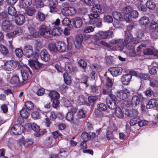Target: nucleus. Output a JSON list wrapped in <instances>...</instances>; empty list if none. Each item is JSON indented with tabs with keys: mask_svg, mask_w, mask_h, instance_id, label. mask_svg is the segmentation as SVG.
<instances>
[{
	"mask_svg": "<svg viewBox=\"0 0 158 158\" xmlns=\"http://www.w3.org/2000/svg\"><path fill=\"white\" fill-rule=\"evenodd\" d=\"M108 71L110 73L113 77H116L121 74L123 69L120 67H112L109 68Z\"/></svg>",
	"mask_w": 158,
	"mask_h": 158,
	"instance_id": "obj_18",
	"label": "nucleus"
},
{
	"mask_svg": "<svg viewBox=\"0 0 158 158\" xmlns=\"http://www.w3.org/2000/svg\"><path fill=\"white\" fill-rule=\"evenodd\" d=\"M78 64L79 66L83 69H85L87 66V64L85 61L82 59L79 60L78 62Z\"/></svg>",
	"mask_w": 158,
	"mask_h": 158,
	"instance_id": "obj_58",
	"label": "nucleus"
},
{
	"mask_svg": "<svg viewBox=\"0 0 158 158\" xmlns=\"http://www.w3.org/2000/svg\"><path fill=\"white\" fill-rule=\"evenodd\" d=\"M146 47L144 44H141L137 47V51L138 52H142L145 55H152L154 54L153 49L149 48L144 49Z\"/></svg>",
	"mask_w": 158,
	"mask_h": 158,
	"instance_id": "obj_14",
	"label": "nucleus"
},
{
	"mask_svg": "<svg viewBox=\"0 0 158 158\" xmlns=\"http://www.w3.org/2000/svg\"><path fill=\"white\" fill-rule=\"evenodd\" d=\"M139 22L140 25L146 26L149 23V20L148 17L143 16L139 19Z\"/></svg>",
	"mask_w": 158,
	"mask_h": 158,
	"instance_id": "obj_37",
	"label": "nucleus"
},
{
	"mask_svg": "<svg viewBox=\"0 0 158 158\" xmlns=\"http://www.w3.org/2000/svg\"><path fill=\"white\" fill-rule=\"evenodd\" d=\"M132 8L130 6H127L123 8L122 9L123 12L125 14V15H128L127 14H130Z\"/></svg>",
	"mask_w": 158,
	"mask_h": 158,
	"instance_id": "obj_52",
	"label": "nucleus"
},
{
	"mask_svg": "<svg viewBox=\"0 0 158 158\" xmlns=\"http://www.w3.org/2000/svg\"><path fill=\"white\" fill-rule=\"evenodd\" d=\"M117 98L113 94H110L106 99V102L108 107L110 109H115V114L116 117L119 118L123 117V114L119 107H117L116 101Z\"/></svg>",
	"mask_w": 158,
	"mask_h": 158,
	"instance_id": "obj_2",
	"label": "nucleus"
},
{
	"mask_svg": "<svg viewBox=\"0 0 158 158\" xmlns=\"http://www.w3.org/2000/svg\"><path fill=\"white\" fill-rule=\"evenodd\" d=\"M139 14L138 12L135 10H132L130 14L127 15H124V19L127 23H130L132 20V17L135 18L138 16Z\"/></svg>",
	"mask_w": 158,
	"mask_h": 158,
	"instance_id": "obj_17",
	"label": "nucleus"
},
{
	"mask_svg": "<svg viewBox=\"0 0 158 158\" xmlns=\"http://www.w3.org/2000/svg\"><path fill=\"white\" fill-rule=\"evenodd\" d=\"M158 70V67L154 66L151 69H149V72L151 75H154L156 73Z\"/></svg>",
	"mask_w": 158,
	"mask_h": 158,
	"instance_id": "obj_59",
	"label": "nucleus"
},
{
	"mask_svg": "<svg viewBox=\"0 0 158 158\" xmlns=\"http://www.w3.org/2000/svg\"><path fill=\"white\" fill-rule=\"evenodd\" d=\"M77 116L79 118H83L85 117V113L82 109H80L78 111Z\"/></svg>",
	"mask_w": 158,
	"mask_h": 158,
	"instance_id": "obj_53",
	"label": "nucleus"
},
{
	"mask_svg": "<svg viewBox=\"0 0 158 158\" xmlns=\"http://www.w3.org/2000/svg\"><path fill=\"white\" fill-rule=\"evenodd\" d=\"M81 138L85 141H87L91 138V136L86 132H83L81 135Z\"/></svg>",
	"mask_w": 158,
	"mask_h": 158,
	"instance_id": "obj_46",
	"label": "nucleus"
},
{
	"mask_svg": "<svg viewBox=\"0 0 158 158\" xmlns=\"http://www.w3.org/2000/svg\"><path fill=\"white\" fill-rule=\"evenodd\" d=\"M64 68L65 71L69 73L73 72L74 69L72 65V64L69 62L65 63Z\"/></svg>",
	"mask_w": 158,
	"mask_h": 158,
	"instance_id": "obj_38",
	"label": "nucleus"
},
{
	"mask_svg": "<svg viewBox=\"0 0 158 158\" xmlns=\"http://www.w3.org/2000/svg\"><path fill=\"white\" fill-rule=\"evenodd\" d=\"M65 118L68 121H71L73 119V114L72 112L69 111L67 113Z\"/></svg>",
	"mask_w": 158,
	"mask_h": 158,
	"instance_id": "obj_55",
	"label": "nucleus"
},
{
	"mask_svg": "<svg viewBox=\"0 0 158 158\" xmlns=\"http://www.w3.org/2000/svg\"><path fill=\"white\" fill-rule=\"evenodd\" d=\"M25 105L27 108V109L29 110H32L34 108V105L33 102L30 101L26 102L25 103Z\"/></svg>",
	"mask_w": 158,
	"mask_h": 158,
	"instance_id": "obj_50",
	"label": "nucleus"
},
{
	"mask_svg": "<svg viewBox=\"0 0 158 158\" xmlns=\"http://www.w3.org/2000/svg\"><path fill=\"white\" fill-rule=\"evenodd\" d=\"M127 38L125 39L124 41H123V40L121 39H114L110 40V43L112 44H117V50H122L124 47L127 44V43L129 41V39H127Z\"/></svg>",
	"mask_w": 158,
	"mask_h": 158,
	"instance_id": "obj_5",
	"label": "nucleus"
},
{
	"mask_svg": "<svg viewBox=\"0 0 158 158\" xmlns=\"http://www.w3.org/2000/svg\"><path fill=\"white\" fill-rule=\"evenodd\" d=\"M138 118L139 117H136L133 118H131L130 122V124L131 126H138L139 120H138Z\"/></svg>",
	"mask_w": 158,
	"mask_h": 158,
	"instance_id": "obj_49",
	"label": "nucleus"
},
{
	"mask_svg": "<svg viewBox=\"0 0 158 158\" xmlns=\"http://www.w3.org/2000/svg\"><path fill=\"white\" fill-rule=\"evenodd\" d=\"M23 64L22 63L20 64L19 62L14 60H8L4 64V69L6 71H11L15 69L17 65L19 68H21Z\"/></svg>",
	"mask_w": 158,
	"mask_h": 158,
	"instance_id": "obj_6",
	"label": "nucleus"
},
{
	"mask_svg": "<svg viewBox=\"0 0 158 158\" xmlns=\"http://www.w3.org/2000/svg\"><path fill=\"white\" fill-rule=\"evenodd\" d=\"M62 24L64 26H69L70 25L71 20L68 18H65L62 21Z\"/></svg>",
	"mask_w": 158,
	"mask_h": 158,
	"instance_id": "obj_57",
	"label": "nucleus"
},
{
	"mask_svg": "<svg viewBox=\"0 0 158 158\" xmlns=\"http://www.w3.org/2000/svg\"><path fill=\"white\" fill-rule=\"evenodd\" d=\"M23 50L24 55L26 57L30 58L33 56V51L32 47L31 46L28 45H25L24 47Z\"/></svg>",
	"mask_w": 158,
	"mask_h": 158,
	"instance_id": "obj_19",
	"label": "nucleus"
},
{
	"mask_svg": "<svg viewBox=\"0 0 158 158\" xmlns=\"http://www.w3.org/2000/svg\"><path fill=\"white\" fill-rule=\"evenodd\" d=\"M23 7L25 8L30 6L32 3V0H21Z\"/></svg>",
	"mask_w": 158,
	"mask_h": 158,
	"instance_id": "obj_47",
	"label": "nucleus"
},
{
	"mask_svg": "<svg viewBox=\"0 0 158 158\" xmlns=\"http://www.w3.org/2000/svg\"><path fill=\"white\" fill-rule=\"evenodd\" d=\"M67 44H66L64 42H59L58 43V47L59 48L58 49L60 52H64L67 50H71L72 48V44L71 43H69L68 39H67Z\"/></svg>",
	"mask_w": 158,
	"mask_h": 158,
	"instance_id": "obj_9",
	"label": "nucleus"
},
{
	"mask_svg": "<svg viewBox=\"0 0 158 158\" xmlns=\"http://www.w3.org/2000/svg\"><path fill=\"white\" fill-rule=\"evenodd\" d=\"M76 12L75 8L70 6L68 8L62 9L61 10L62 14L65 16H70L75 14Z\"/></svg>",
	"mask_w": 158,
	"mask_h": 158,
	"instance_id": "obj_15",
	"label": "nucleus"
},
{
	"mask_svg": "<svg viewBox=\"0 0 158 158\" xmlns=\"http://www.w3.org/2000/svg\"><path fill=\"white\" fill-rule=\"evenodd\" d=\"M15 53L16 56L19 58L22 57L23 54V50L19 48H17L15 49Z\"/></svg>",
	"mask_w": 158,
	"mask_h": 158,
	"instance_id": "obj_54",
	"label": "nucleus"
},
{
	"mask_svg": "<svg viewBox=\"0 0 158 158\" xmlns=\"http://www.w3.org/2000/svg\"><path fill=\"white\" fill-rule=\"evenodd\" d=\"M13 28V25L12 21L9 20H4L2 23V30L5 32H9Z\"/></svg>",
	"mask_w": 158,
	"mask_h": 158,
	"instance_id": "obj_10",
	"label": "nucleus"
},
{
	"mask_svg": "<svg viewBox=\"0 0 158 158\" xmlns=\"http://www.w3.org/2000/svg\"><path fill=\"white\" fill-rule=\"evenodd\" d=\"M29 63L30 67L33 69L38 70L42 66L41 64L34 60H32L29 61Z\"/></svg>",
	"mask_w": 158,
	"mask_h": 158,
	"instance_id": "obj_25",
	"label": "nucleus"
},
{
	"mask_svg": "<svg viewBox=\"0 0 158 158\" xmlns=\"http://www.w3.org/2000/svg\"><path fill=\"white\" fill-rule=\"evenodd\" d=\"M151 37L154 39H156L158 37V30H154L152 31L151 33Z\"/></svg>",
	"mask_w": 158,
	"mask_h": 158,
	"instance_id": "obj_62",
	"label": "nucleus"
},
{
	"mask_svg": "<svg viewBox=\"0 0 158 158\" xmlns=\"http://www.w3.org/2000/svg\"><path fill=\"white\" fill-rule=\"evenodd\" d=\"M0 52L4 56H7L9 51L7 48L4 45L0 44Z\"/></svg>",
	"mask_w": 158,
	"mask_h": 158,
	"instance_id": "obj_42",
	"label": "nucleus"
},
{
	"mask_svg": "<svg viewBox=\"0 0 158 158\" xmlns=\"http://www.w3.org/2000/svg\"><path fill=\"white\" fill-rule=\"evenodd\" d=\"M99 87L95 85H92L90 86L91 93L93 94H98L99 92Z\"/></svg>",
	"mask_w": 158,
	"mask_h": 158,
	"instance_id": "obj_48",
	"label": "nucleus"
},
{
	"mask_svg": "<svg viewBox=\"0 0 158 158\" xmlns=\"http://www.w3.org/2000/svg\"><path fill=\"white\" fill-rule=\"evenodd\" d=\"M121 105L125 109V110L129 109V108H130L132 106L130 102L125 100L123 101L121 103Z\"/></svg>",
	"mask_w": 158,
	"mask_h": 158,
	"instance_id": "obj_43",
	"label": "nucleus"
},
{
	"mask_svg": "<svg viewBox=\"0 0 158 158\" xmlns=\"http://www.w3.org/2000/svg\"><path fill=\"white\" fill-rule=\"evenodd\" d=\"M125 38L127 37V39H129L128 43H130L132 45L134 46V44L138 43L139 41L138 37L133 38L131 32L128 30L125 32Z\"/></svg>",
	"mask_w": 158,
	"mask_h": 158,
	"instance_id": "obj_13",
	"label": "nucleus"
},
{
	"mask_svg": "<svg viewBox=\"0 0 158 158\" xmlns=\"http://www.w3.org/2000/svg\"><path fill=\"white\" fill-rule=\"evenodd\" d=\"M130 92L127 89H124L122 90L118 91L116 95L118 98L124 100L126 99L130 96Z\"/></svg>",
	"mask_w": 158,
	"mask_h": 158,
	"instance_id": "obj_12",
	"label": "nucleus"
},
{
	"mask_svg": "<svg viewBox=\"0 0 158 158\" xmlns=\"http://www.w3.org/2000/svg\"><path fill=\"white\" fill-rule=\"evenodd\" d=\"M83 38L82 34H79L76 36L74 42V45L76 48L79 49L81 47Z\"/></svg>",
	"mask_w": 158,
	"mask_h": 158,
	"instance_id": "obj_21",
	"label": "nucleus"
},
{
	"mask_svg": "<svg viewBox=\"0 0 158 158\" xmlns=\"http://www.w3.org/2000/svg\"><path fill=\"white\" fill-rule=\"evenodd\" d=\"M128 42L124 47L128 50V51L127 52V55L131 57L135 56L136 53L135 51L134 46L132 45L130 43L128 44Z\"/></svg>",
	"mask_w": 158,
	"mask_h": 158,
	"instance_id": "obj_20",
	"label": "nucleus"
},
{
	"mask_svg": "<svg viewBox=\"0 0 158 158\" xmlns=\"http://www.w3.org/2000/svg\"><path fill=\"white\" fill-rule=\"evenodd\" d=\"M113 82L114 80L113 79H111L109 77H108L107 78V82L106 83V85L107 86H108L109 88L111 89Z\"/></svg>",
	"mask_w": 158,
	"mask_h": 158,
	"instance_id": "obj_64",
	"label": "nucleus"
},
{
	"mask_svg": "<svg viewBox=\"0 0 158 158\" xmlns=\"http://www.w3.org/2000/svg\"><path fill=\"white\" fill-rule=\"evenodd\" d=\"M113 18L110 15H105L103 17V20L105 22L110 23L113 21Z\"/></svg>",
	"mask_w": 158,
	"mask_h": 158,
	"instance_id": "obj_51",
	"label": "nucleus"
},
{
	"mask_svg": "<svg viewBox=\"0 0 158 158\" xmlns=\"http://www.w3.org/2000/svg\"><path fill=\"white\" fill-rule=\"evenodd\" d=\"M45 2L46 6H49L50 12H56L57 11L58 9L56 7L58 4L57 0H45Z\"/></svg>",
	"mask_w": 158,
	"mask_h": 158,
	"instance_id": "obj_11",
	"label": "nucleus"
},
{
	"mask_svg": "<svg viewBox=\"0 0 158 158\" xmlns=\"http://www.w3.org/2000/svg\"><path fill=\"white\" fill-rule=\"evenodd\" d=\"M112 15L114 19L117 20L122 21L123 19V15L120 12L114 11L112 13Z\"/></svg>",
	"mask_w": 158,
	"mask_h": 158,
	"instance_id": "obj_39",
	"label": "nucleus"
},
{
	"mask_svg": "<svg viewBox=\"0 0 158 158\" xmlns=\"http://www.w3.org/2000/svg\"><path fill=\"white\" fill-rule=\"evenodd\" d=\"M63 30L60 27H55L52 31L51 30V33L52 36L53 35L59 36L62 33Z\"/></svg>",
	"mask_w": 158,
	"mask_h": 158,
	"instance_id": "obj_33",
	"label": "nucleus"
},
{
	"mask_svg": "<svg viewBox=\"0 0 158 158\" xmlns=\"http://www.w3.org/2000/svg\"><path fill=\"white\" fill-rule=\"evenodd\" d=\"M138 120H139L138 126L140 127H142L144 126L147 125L148 124V122L145 120H142L140 121L139 118H138Z\"/></svg>",
	"mask_w": 158,
	"mask_h": 158,
	"instance_id": "obj_61",
	"label": "nucleus"
},
{
	"mask_svg": "<svg viewBox=\"0 0 158 158\" xmlns=\"http://www.w3.org/2000/svg\"><path fill=\"white\" fill-rule=\"evenodd\" d=\"M32 129L35 132L34 135L36 137L40 136L44 134L40 133V127L35 123H32Z\"/></svg>",
	"mask_w": 158,
	"mask_h": 158,
	"instance_id": "obj_29",
	"label": "nucleus"
},
{
	"mask_svg": "<svg viewBox=\"0 0 158 158\" xmlns=\"http://www.w3.org/2000/svg\"><path fill=\"white\" fill-rule=\"evenodd\" d=\"M45 0H34L33 6L37 9H40L46 6Z\"/></svg>",
	"mask_w": 158,
	"mask_h": 158,
	"instance_id": "obj_27",
	"label": "nucleus"
},
{
	"mask_svg": "<svg viewBox=\"0 0 158 158\" xmlns=\"http://www.w3.org/2000/svg\"><path fill=\"white\" fill-rule=\"evenodd\" d=\"M146 6L149 9L153 10L156 7V4L152 1H148L146 4Z\"/></svg>",
	"mask_w": 158,
	"mask_h": 158,
	"instance_id": "obj_44",
	"label": "nucleus"
},
{
	"mask_svg": "<svg viewBox=\"0 0 158 158\" xmlns=\"http://www.w3.org/2000/svg\"><path fill=\"white\" fill-rule=\"evenodd\" d=\"M8 13L10 15L15 16L17 13V11L15 9L11 6H9L8 8Z\"/></svg>",
	"mask_w": 158,
	"mask_h": 158,
	"instance_id": "obj_45",
	"label": "nucleus"
},
{
	"mask_svg": "<svg viewBox=\"0 0 158 158\" xmlns=\"http://www.w3.org/2000/svg\"><path fill=\"white\" fill-rule=\"evenodd\" d=\"M29 110L25 108H23L20 111V115L23 118H27L30 115Z\"/></svg>",
	"mask_w": 158,
	"mask_h": 158,
	"instance_id": "obj_41",
	"label": "nucleus"
},
{
	"mask_svg": "<svg viewBox=\"0 0 158 158\" xmlns=\"http://www.w3.org/2000/svg\"><path fill=\"white\" fill-rule=\"evenodd\" d=\"M48 96L51 101L56 99H59L60 98L59 94L54 90L50 91L48 94Z\"/></svg>",
	"mask_w": 158,
	"mask_h": 158,
	"instance_id": "obj_31",
	"label": "nucleus"
},
{
	"mask_svg": "<svg viewBox=\"0 0 158 158\" xmlns=\"http://www.w3.org/2000/svg\"><path fill=\"white\" fill-rule=\"evenodd\" d=\"M89 23L91 25H95L98 28L102 26V20L97 14H89Z\"/></svg>",
	"mask_w": 158,
	"mask_h": 158,
	"instance_id": "obj_3",
	"label": "nucleus"
},
{
	"mask_svg": "<svg viewBox=\"0 0 158 158\" xmlns=\"http://www.w3.org/2000/svg\"><path fill=\"white\" fill-rule=\"evenodd\" d=\"M37 18L40 21H43L45 19V15L40 12H38L37 14Z\"/></svg>",
	"mask_w": 158,
	"mask_h": 158,
	"instance_id": "obj_63",
	"label": "nucleus"
},
{
	"mask_svg": "<svg viewBox=\"0 0 158 158\" xmlns=\"http://www.w3.org/2000/svg\"><path fill=\"white\" fill-rule=\"evenodd\" d=\"M24 132V127L20 124H16L10 130L12 135H21Z\"/></svg>",
	"mask_w": 158,
	"mask_h": 158,
	"instance_id": "obj_8",
	"label": "nucleus"
},
{
	"mask_svg": "<svg viewBox=\"0 0 158 158\" xmlns=\"http://www.w3.org/2000/svg\"><path fill=\"white\" fill-rule=\"evenodd\" d=\"M22 33V31L19 28H17L14 31L8 33L7 35L9 38H12L15 37L16 35H19Z\"/></svg>",
	"mask_w": 158,
	"mask_h": 158,
	"instance_id": "obj_32",
	"label": "nucleus"
},
{
	"mask_svg": "<svg viewBox=\"0 0 158 158\" xmlns=\"http://www.w3.org/2000/svg\"><path fill=\"white\" fill-rule=\"evenodd\" d=\"M97 35L98 37L103 39L108 37L112 38L114 36L113 32L110 31H100L97 34Z\"/></svg>",
	"mask_w": 158,
	"mask_h": 158,
	"instance_id": "obj_16",
	"label": "nucleus"
},
{
	"mask_svg": "<svg viewBox=\"0 0 158 158\" xmlns=\"http://www.w3.org/2000/svg\"><path fill=\"white\" fill-rule=\"evenodd\" d=\"M25 21V17L22 14L18 15L15 18V23L18 25L23 24Z\"/></svg>",
	"mask_w": 158,
	"mask_h": 158,
	"instance_id": "obj_30",
	"label": "nucleus"
},
{
	"mask_svg": "<svg viewBox=\"0 0 158 158\" xmlns=\"http://www.w3.org/2000/svg\"><path fill=\"white\" fill-rule=\"evenodd\" d=\"M40 56L42 60L44 61H48L50 60V55L46 50L43 49L41 51L40 53Z\"/></svg>",
	"mask_w": 158,
	"mask_h": 158,
	"instance_id": "obj_22",
	"label": "nucleus"
},
{
	"mask_svg": "<svg viewBox=\"0 0 158 158\" xmlns=\"http://www.w3.org/2000/svg\"><path fill=\"white\" fill-rule=\"evenodd\" d=\"M28 28L30 34L27 37L29 39L36 38L40 35L46 38H49L52 36L50 28L44 25H41L40 27L38 32L35 31L34 28L32 27H29Z\"/></svg>",
	"mask_w": 158,
	"mask_h": 158,
	"instance_id": "obj_1",
	"label": "nucleus"
},
{
	"mask_svg": "<svg viewBox=\"0 0 158 158\" xmlns=\"http://www.w3.org/2000/svg\"><path fill=\"white\" fill-rule=\"evenodd\" d=\"M150 85L152 87H156L158 86V81L154 79H151L150 80Z\"/></svg>",
	"mask_w": 158,
	"mask_h": 158,
	"instance_id": "obj_60",
	"label": "nucleus"
},
{
	"mask_svg": "<svg viewBox=\"0 0 158 158\" xmlns=\"http://www.w3.org/2000/svg\"><path fill=\"white\" fill-rule=\"evenodd\" d=\"M74 27L76 28H79L82 25V21L81 19L79 17H77L73 19Z\"/></svg>",
	"mask_w": 158,
	"mask_h": 158,
	"instance_id": "obj_28",
	"label": "nucleus"
},
{
	"mask_svg": "<svg viewBox=\"0 0 158 158\" xmlns=\"http://www.w3.org/2000/svg\"><path fill=\"white\" fill-rule=\"evenodd\" d=\"M143 99V98L141 96H133L132 98L131 104L133 106H136L138 105L140 102Z\"/></svg>",
	"mask_w": 158,
	"mask_h": 158,
	"instance_id": "obj_23",
	"label": "nucleus"
},
{
	"mask_svg": "<svg viewBox=\"0 0 158 158\" xmlns=\"http://www.w3.org/2000/svg\"><path fill=\"white\" fill-rule=\"evenodd\" d=\"M92 10L94 13L92 14H97L98 15V14L101 13L102 8L100 5L96 4L93 6L92 8Z\"/></svg>",
	"mask_w": 158,
	"mask_h": 158,
	"instance_id": "obj_36",
	"label": "nucleus"
},
{
	"mask_svg": "<svg viewBox=\"0 0 158 158\" xmlns=\"http://www.w3.org/2000/svg\"><path fill=\"white\" fill-rule=\"evenodd\" d=\"M10 82L15 86H19L20 85L19 78L17 75L14 76L12 77Z\"/></svg>",
	"mask_w": 158,
	"mask_h": 158,
	"instance_id": "obj_35",
	"label": "nucleus"
},
{
	"mask_svg": "<svg viewBox=\"0 0 158 158\" xmlns=\"http://www.w3.org/2000/svg\"><path fill=\"white\" fill-rule=\"evenodd\" d=\"M150 28L152 29H155L158 27V23L157 21L152 20L150 23Z\"/></svg>",
	"mask_w": 158,
	"mask_h": 158,
	"instance_id": "obj_56",
	"label": "nucleus"
},
{
	"mask_svg": "<svg viewBox=\"0 0 158 158\" xmlns=\"http://www.w3.org/2000/svg\"><path fill=\"white\" fill-rule=\"evenodd\" d=\"M94 44L95 45L94 49L96 50H99L100 49V45L108 48H111V46L109 44L104 41H101L97 37H94Z\"/></svg>",
	"mask_w": 158,
	"mask_h": 158,
	"instance_id": "obj_7",
	"label": "nucleus"
},
{
	"mask_svg": "<svg viewBox=\"0 0 158 158\" xmlns=\"http://www.w3.org/2000/svg\"><path fill=\"white\" fill-rule=\"evenodd\" d=\"M132 78V75L130 74H126L122 76L121 78V81L123 84L125 85H127L130 82Z\"/></svg>",
	"mask_w": 158,
	"mask_h": 158,
	"instance_id": "obj_26",
	"label": "nucleus"
},
{
	"mask_svg": "<svg viewBox=\"0 0 158 158\" xmlns=\"http://www.w3.org/2000/svg\"><path fill=\"white\" fill-rule=\"evenodd\" d=\"M125 114L129 117L136 118L138 117V112L136 109H128L125 110Z\"/></svg>",
	"mask_w": 158,
	"mask_h": 158,
	"instance_id": "obj_24",
	"label": "nucleus"
},
{
	"mask_svg": "<svg viewBox=\"0 0 158 158\" xmlns=\"http://www.w3.org/2000/svg\"><path fill=\"white\" fill-rule=\"evenodd\" d=\"M156 101L155 99H152L149 100L146 105V108L149 109L156 107L157 106Z\"/></svg>",
	"mask_w": 158,
	"mask_h": 158,
	"instance_id": "obj_34",
	"label": "nucleus"
},
{
	"mask_svg": "<svg viewBox=\"0 0 158 158\" xmlns=\"http://www.w3.org/2000/svg\"><path fill=\"white\" fill-rule=\"evenodd\" d=\"M22 69L21 73L23 81L27 82V80L31 79L32 76V72L31 71L29 68L26 65L22 64L21 67Z\"/></svg>",
	"mask_w": 158,
	"mask_h": 158,
	"instance_id": "obj_4",
	"label": "nucleus"
},
{
	"mask_svg": "<svg viewBox=\"0 0 158 158\" xmlns=\"http://www.w3.org/2000/svg\"><path fill=\"white\" fill-rule=\"evenodd\" d=\"M48 48L50 51L52 53H56L58 51V48L56 44L54 43H50L48 45Z\"/></svg>",
	"mask_w": 158,
	"mask_h": 158,
	"instance_id": "obj_40",
	"label": "nucleus"
}]
</instances>
